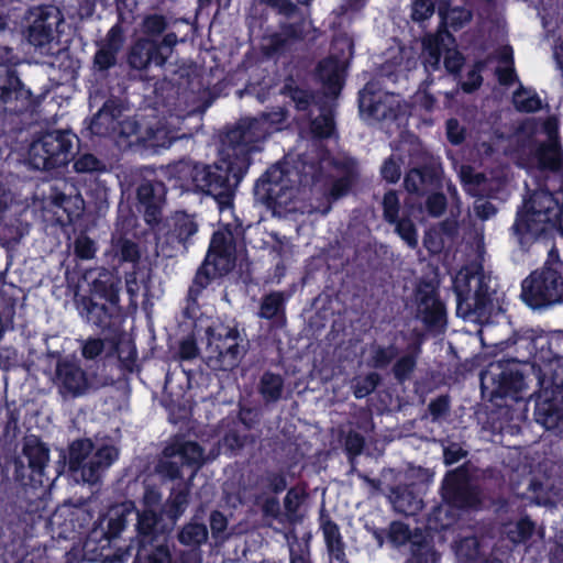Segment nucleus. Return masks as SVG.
Wrapping results in <instances>:
<instances>
[{"mask_svg":"<svg viewBox=\"0 0 563 563\" xmlns=\"http://www.w3.org/2000/svg\"><path fill=\"white\" fill-rule=\"evenodd\" d=\"M434 13L433 0H412L411 18L416 22H423Z\"/></svg>","mask_w":563,"mask_h":563,"instance_id":"61","label":"nucleus"},{"mask_svg":"<svg viewBox=\"0 0 563 563\" xmlns=\"http://www.w3.org/2000/svg\"><path fill=\"white\" fill-rule=\"evenodd\" d=\"M426 206L429 214L438 218L442 216L446 209V198L443 194H432L428 197Z\"/></svg>","mask_w":563,"mask_h":563,"instance_id":"64","label":"nucleus"},{"mask_svg":"<svg viewBox=\"0 0 563 563\" xmlns=\"http://www.w3.org/2000/svg\"><path fill=\"white\" fill-rule=\"evenodd\" d=\"M358 101L362 115L374 121L395 119L400 108L399 97L382 90L374 81L360 92Z\"/></svg>","mask_w":563,"mask_h":563,"instance_id":"16","label":"nucleus"},{"mask_svg":"<svg viewBox=\"0 0 563 563\" xmlns=\"http://www.w3.org/2000/svg\"><path fill=\"white\" fill-rule=\"evenodd\" d=\"M445 41H451V35L448 32H439L437 35L430 34L423 38V63L426 69H439Z\"/></svg>","mask_w":563,"mask_h":563,"instance_id":"32","label":"nucleus"},{"mask_svg":"<svg viewBox=\"0 0 563 563\" xmlns=\"http://www.w3.org/2000/svg\"><path fill=\"white\" fill-rule=\"evenodd\" d=\"M262 1L272 7L278 8L280 12L294 19V21L283 24L278 33L269 36L268 44L266 45L269 53H277L284 49L289 42L305 38L313 31L310 20L303 16L297 19L296 7L289 0Z\"/></svg>","mask_w":563,"mask_h":563,"instance_id":"14","label":"nucleus"},{"mask_svg":"<svg viewBox=\"0 0 563 563\" xmlns=\"http://www.w3.org/2000/svg\"><path fill=\"white\" fill-rule=\"evenodd\" d=\"M440 15L445 25L454 30L463 27L472 19L471 11L464 7L449 8L444 12L440 11Z\"/></svg>","mask_w":563,"mask_h":563,"instance_id":"48","label":"nucleus"},{"mask_svg":"<svg viewBox=\"0 0 563 563\" xmlns=\"http://www.w3.org/2000/svg\"><path fill=\"white\" fill-rule=\"evenodd\" d=\"M395 225L396 233L411 249L418 246V233L415 223L409 218L398 219Z\"/></svg>","mask_w":563,"mask_h":563,"instance_id":"53","label":"nucleus"},{"mask_svg":"<svg viewBox=\"0 0 563 563\" xmlns=\"http://www.w3.org/2000/svg\"><path fill=\"white\" fill-rule=\"evenodd\" d=\"M400 202L394 190H389L383 198V216L388 223H396L399 219Z\"/></svg>","mask_w":563,"mask_h":563,"instance_id":"55","label":"nucleus"},{"mask_svg":"<svg viewBox=\"0 0 563 563\" xmlns=\"http://www.w3.org/2000/svg\"><path fill=\"white\" fill-rule=\"evenodd\" d=\"M334 166L341 173L331 185L329 195L332 199L336 200L345 196L355 179L357 178V163L351 157H338L334 161Z\"/></svg>","mask_w":563,"mask_h":563,"instance_id":"28","label":"nucleus"},{"mask_svg":"<svg viewBox=\"0 0 563 563\" xmlns=\"http://www.w3.org/2000/svg\"><path fill=\"white\" fill-rule=\"evenodd\" d=\"M559 221L563 235V208L548 190H536L518 211L511 228L512 234L521 245L536 241L543 232Z\"/></svg>","mask_w":563,"mask_h":563,"instance_id":"4","label":"nucleus"},{"mask_svg":"<svg viewBox=\"0 0 563 563\" xmlns=\"http://www.w3.org/2000/svg\"><path fill=\"white\" fill-rule=\"evenodd\" d=\"M420 353L417 346L413 353L401 356L394 365L393 373L398 382H405L410 378L417 364V357Z\"/></svg>","mask_w":563,"mask_h":563,"instance_id":"49","label":"nucleus"},{"mask_svg":"<svg viewBox=\"0 0 563 563\" xmlns=\"http://www.w3.org/2000/svg\"><path fill=\"white\" fill-rule=\"evenodd\" d=\"M284 389V378L279 374L265 372L258 380L257 390L265 404L280 400Z\"/></svg>","mask_w":563,"mask_h":563,"instance_id":"37","label":"nucleus"},{"mask_svg":"<svg viewBox=\"0 0 563 563\" xmlns=\"http://www.w3.org/2000/svg\"><path fill=\"white\" fill-rule=\"evenodd\" d=\"M534 417L548 430H562L563 389L539 390Z\"/></svg>","mask_w":563,"mask_h":563,"instance_id":"20","label":"nucleus"},{"mask_svg":"<svg viewBox=\"0 0 563 563\" xmlns=\"http://www.w3.org/2000/svg\"><path fill=\"white\" fill-rule=\"evenodd\" d=\"M500 58L505 64V67H499L497 69L498 80L501 85H511L517 79V75L512 67L511 51L509 48H504L500 53Z\"/></svg>","mask_w":563,"mask_h":563,"instance_id":"58","label":"nucleus"},{"mask_svg":"<svg viewBox=\"0 0 563 563\" xmlns=\"http://www.w3.org/2000/svg\"><path fill=\"white\" fill-rule=\"evenodd\" d=\"M111 136L120 148L126 150L133 145L141 144L143 133L140 131L135 119L122 115L118 121L115 133Z\"/></svg>","mask_w":563,"mask_h":563,"instance_id":"31","label":"nucleus"},{"mask_svg":"<svg viewBox=\"0 0 563 563\" xmlns=\"http://www.w3.org/2000/svg\"><path fill=\"white\" fill-rule=\"evenodd\" d=\"M123 43L124 38L121 27L119 25L112 26L95 54L93 66L101 71L113 67Z\"/></svg>","mask_w":563,"mask_h":563,"instance_id":"25","label":"nucleus"},{"mask_svg":"<svg viewBox=\"0 0 563 563\" xmlns=\"http://www.w3.org/2000/svg\"><path fill=\"white\" fill-rule=\"evenodd\" d=\"M74 168L78 173H93V172H102L106 169V165L102 161L97 158L92 154H82L80 155L75 164Z\"/></svg>","mask_w":563,"mask_h":563,"instance_id":"60","label":"nucleus"},{"mask_svg":"<svg viewBox=\"0 0 563 563\" xmlns=\"http://www.w3.org/2000/svg\"><path fill=\"white\" fill-rule=\"evenodd\" d=\"M285 296L283 292L274 291L266 295L261 303L258 316L264 319H272L284 313Z\"/></svg>","mask_w":563,"mask_h":563,"instance_id":"46","label":"nucleus"},{"mask_svg":"<svg viewBox=\"0 0 563 563\" xmlns=\"http://www.w3.org/2000/svg\"><path fill=\"white\" fill-rule=\"evenodd\" d=\"M12 201L11 192L0 184V234L7 242H19L30 232L31 225L24 219L26 210L14 212L13 217L7 216Z\"/></svg>","mask_w":563,"mask_h":563,"instance_id":"21","label":"nucleus"},{"mask_svg":"<svg viewBox=\"0 0 563 563\" xmlns=\"http://www.w3.org/2000/svg\"><path fill=\"white\" fill-rule=\"evenodd\" d=\"M59 12L52 7L37 8V47H44L54 40Z\"/></svg>","mask_w":563,"mask_h":563,"instance_id":"30","label":"nucleus"},{"mask_svg":"<svg viewBox=\"0 0 563 563\" xmlns=\"http://www.w3.org/2000/svg\"><path fill=\"white\" fill-rule=\"evenodd\" d=\"M380 377L377 373H369L365 377L355 378L353 394L356 398H364L372 394L379 384Z\"/></svg>","mask_w":563,"mask_h":563,"instance_id":"54","label":"nucleus"},{"mask_svg":"<svg viewBox=\"0 0 563 563\" xmlns=\"http://www.w3.org/2000/svg\"><path fill=\"white\" fill-rule=\"evenodd\" d=\"M389 500L396 511L406 516H415L423 507V500L409 486L390 488Z\"/></svg>","mask_w":563,"mask_h":563,"instance_id":"29","label":"nucleus"},{"mask_svg":"<svg viewBox=\"0 0 563 563\" xmlns=\"http://www.w3.org/2000/svg\"><path fill=\"white\" fill-rule=\"evenodd\" d=\"M209 521L212 537L221 540L225 539L228 528L227 517L222 512L214 510L211 512Z\"/></svg>","mask_w":563,"mask_h":563,"instance_id":"63","label":"nucleus"},{"mask_svg":"<svg viewBox=\"0 0 563 563\" xmlns=\"http://www.w3.org/2000/svg\"><path fill=\"white\" fill-rule=\"evenodd\" d=\"M454 552L457 563H479L481 561H487V559L483 558L479 541L473 536L456 541Z\"/></svg>","mask_w":563,"mask_h":563,"instance_id":"39","label":"nucleus"},{"mask_svg":"<svg viewBox=\"0 0 563 563\" xmlns=\"http://www.w3.org/2000/svg\"><path fill=\"white\" fill-rule=\"evenodd\" d=\"M311 132L318 137H329L334 132V121L331 110L325 109L311 121Z\"/></svg>","mask_w":563,"mask_h":563,"instance_id":"52","label":"nucleus"},{"mask_svg":"<svg viewBox=\"0 0 563 563\" xmlns=\"http://www.w3.org/2000/svg\"><path fill=\"white\" fill-rule=\"evenodd\" d=\"M231 162L222 156L221 165H199L189 161H180L174 166L175 176L184 187L195 189L214 197L222 213L230 212V200L240 181L234 180Z\"/></svg>","mask_w":563,"mask_h":563,"instance_id":"2","label":"nucleus"},{"mask_svg":"<svg viewBox=\"0 0 563 563\" xmlns=\"http://www.w3.org/2000/svg\"><path fill=\"white\" fill-rule=\"evenodd\" d=\"M56 385L64 395L81 396L90 388V383L81 367L70 361H60L56 366Z\"/></svg>","mask_w":563,"mask_h":563,"instance_id":"22","label":"nucleus"},{"mask_svg":"<svg viewBox=\"0 0 563 563\" xmlns=\"http://www.w3.org/2000/svg\"><path fill=\"white\" fill-rule=\"evenodd\" d=\"M235 247L229 231L213 233L205 263L199 268L190 287V294H198L216 276L229 273L234 267Z\"/></svg>","mask_w":563,"mask_h":563,"instance_id":"9","label":"nucleus"},{"mask_svg":"<svg viewBox=\"0 0 563 563\" xmlns=\"http://www.w3.org/2000/svg\"><path fill=\"white\" fill-rule=\"evenodd\" d=\"M118 456L119 451L113 445L96 446L89 439L76 440L69 446V470L77 481L96 484Z\"/></svg>","mask_w":563,"mask_h":563,"instance_id":"7","label":"nucleus"},{"mask_svg":"<svg viewBox=\"0 0 563 563\" xmlns=\"http://www.w3.org/2000/svg\"><path fill=\"white\" fill-rule=\"evenodd\" d=\"M442 495L446 503L457 508L473 507L479 503L477 487L470 482L464 467H459L445 476Z\"/></svg>","mask_w":563,"mask_h":563,"instance_id":"18","label":"nucleus"},{"mask_svg":"<svg viewBox=\"0 0 563 563\" xmlns=\"http://www.w3.org/2000/svg\"><path fill=\"white\" fill-rule=\"evenodd\" d=\"M318 77L329 95H336L342 82V62L333 57L322 60L318 66Z\"/></svg>","mask_w":563,"mask_h":563,"instance_id":"33","label":"nucleus"},{"mask_svg":"<svg viewBox=\"0 0 563 563\" xmlns=\"http://www.w3.org/2000/svg\"><path fill=\"white\" fill-rule=\"evenodd\" d=\"M540 390L563 389V366L560 360H551L538 368Z\"/></svg>","mask_w":563,"mask_h":563,"instance_id":"34","label":"nucleus"},{"mask_svg":"<svg viewBox=\"0 0 563 563\" xmlns=\"http://www.w3.org/2000/svg\"><path fill=\"white\" fill-rule=\"evenodd\" d=\"M418 314L431 327H442L445 319L444 306L435 296L433 288L426 286L418 290Z\"/></svg>","mask_w":563,"mask_h":563,"instance_id":"26","label":"nucleus"},{"mask_svg":"<svg viewBox=\"0 0 563 563\" xmlns=\"http://www.w3.org/2000/svg\"><path fill=\"white\" fill-rule=\"evenodd\" d=\"M189 503V493L188 490H180L174 494L169 500V510L168 514L170 518L178 519L187 508Z\"/></svg>","mask_w":563,"mask_h":563,"instance_id":"62","label":"nucleus"},{"mask_svg":"<svg viewBox=\"0 0 563 563\" xmlns=\"http://www.w3.org/2000/svg\"><path fill=\"white\" fill-rule=\"evenodd\" d=\"M323 534L331 558L335 559L339 563H346L344 544L342 542L338 526L331 521L324 522Z\"/></svg>","mask_w":563,"mask_h":563,"instance_id":"43","label":"nucleus"},{"mask_svg":"<svg viewBox=\"0 0 563 563\" xmlns=\"http://www.w3.org/2000/svg\"><path fill=\"white\" fill-rule=\"evenodd\" d=\"M435 174L430 168H412L404 179V186L410 194L423 195L435 183Z\"/></svg>","mask_w":563,"mask_h":563,"instance_id":"36","label":"nucleus"},{"mask_svg":"<svg viewBox=\"0 0 563 563\" xmlns=\"http://www.w3.org/2000/svg\"><path fill=\"white\" fill-rule=\"evenodd\" d=\"M456 313L465 320L482 322L487 319L496 285L479 264L464 266L453 279Z\"/></svg>","mask_w":563,"mask_h":563,"instance_id":"1","label":"nucleus"},{"mask_svg":"<svg viewBox=\"0 0 563 563\" xmlns=\"http://www.w3.org/2000/svg\"><path fill=\"white\" fill-rule=\"evenodd\" d=\"M178 540L187 547H199L208 540V529L203 523L191 521L180 529Z\"/></svg>","mask_w":563,"mask_h":563,"instance_id":"44","label":"nucleus"},{"mask_svg":"<svg viewBox=\"0 0 563 563\" xmlns=\"http://www.w3.org/2000/svg\"><path fill=\"white\" fill-rule=\"evenodd\" d=\"M460 177L465 190L472 196H484L489 191L487 177L470 166H462Z\"/></svg>","mask_w":563,"mask_h":563,"instance_id":"41","label":"nucleus"},{"mask_svg":"<svg viewBox=\"0 0 563 563\" xmlns=\"http://www.w3.org/2000/svg\"><path fill=\"white\" fill-rule=\"evenodd\" d=\"M158 518L154 509H144L137 512V531L141 536L148 537L155 533Z\"/></svg>","mask_w":563,"mask_h":563,"instance_id":"57","label":"nucleus"},{"mask_svg":"<svg viewBox=\"0 0 563 563\" xmlns=\"http://www.w3.org/2000/svg\"><path fill=\"white\" fill-rule=\"evenodd\" d=\"M440 553L434 549L433 544L427 539L424 533L422 537L413 539V545L410 548V556L405 563H439Z\"/></svg>","mask_w":563,"mask_h":563,"instance_id":"38","label":"nucleus"},{"mask_svg":"<svg viewBox=\"0 0 563 563\" xmlns=\"http://www.w3.org/2000/svg\"><path fill=\"white\" fill-rule=\"evenodd\" d=\"M198 232V224L194 217L179 212L174 217V225L168 236L169 239L177 242L184 250L187 249V242L189 239Z\"/></svg>","mask_w":563,"mask_h":563,"instance_id":"35","label":"nucleus"},{"mask_svg":"<svg viewBox=\"0 0 563 563\" xmlns=\"http://www.w3.org/2000/svg\"><path fill=\"white\" fill-rule=\"evenodd\" d=\"M122 106L118 100H107L90 121L89 130L99 136H111L117 131L118 121L122 117Z\"/></svg>","mask_w":563,"mask_h":563,"instance_id":"24","label":"nucleus"},{"mask_svg":"<svg viewBox=\"0 0 563 563\" xmlns=\"http://www.w3.org/2000/svg\"><path fill=\"white\" fill-rule=\"evenodd\" d=\"M272 131L266 115L243 119L229 130L222 142V156L231 162L233 178L241 181L250 166V154L262 150V143Z\"/></svg>","mask_w":563,"mask_h":563,"instance_id":"3","label":"nucleus"},{"mask_svg":"<svg viewBox=\"0 0 563 563\" xmlns=\"http://www.w3.org/2000/svg\"><path fill=\"white\" fill-rule=\"evenodd\" d=\"M542 129L547 135V141L542 142L536 150L537 166L540 170L559 174L563 180V154L558 140V120L553 117L548 118Z\"/></svg>","mask_w":563,"mask_h":563,"instance_id":"19","label":"nucleus"},{"mask_svg":"<svg viewBox=\"0 0 563 563\" xmlns=\"http://www.w3.org/2000/svg\"><path fill=\"white\" fill-rule=\"evenodd\" d=\"M521 298L532 309L563 302V276L554 267L532 272L521 285Z\"/></svg>","mask_w":563,"mask_h":563,"instance_id":"8","label":"nucleus"},{"mask_svg":"<svg viewBox=\"0 0 563 563\" xmlns=\"http://www.w3.org/2000/svg\"><path fill=\"white\" fill-rule=\"evenodd\" d=\"M176 44L177 35L174 32L166 33L159 42L139 38L130 48L128 63L136 70H146L151 65L163 67L172 56Z\"/></svg>","mask_w":563,"mask_h":563,"instance_id":"13","label":"nucleus"},{"mask_svg":"<svg viewBox=\"0 0 563 563\" xmlns=\"http://www.w3.org/2000/svg\"><path fill=\"white\" fill-rule=\"evenodd\" d=\"M0 101L5 106V110L18 115L26 111L33 113L35 110L32 91L25 88L13 68H8L4 76H0Z\"/></svg>","mask_w":563,"mask_h":563,"instance_id":"17","label":"nucleus"},{"mask_svg":"<svg viewBox=\"0 0 563 563\" xmlns=\"http://www.w3.org/2000/svg\"><path fill=\"white\" fill-rule=\"evenodd\" d=\"M115 256L122 262L135 263L140 258V250L136 243L128 239H118L112 245Z\"/></svg>","mask_w":563,"mask_h":563,"instance_id":"50","label":"nucleus"},{"mask_svg":"<svg viewBox=\"0 0 563 563\" xmlns=\"http://www.w3.org/2000/svg\"><path fill=\"white\" fill-rule=\"evenodd\" d=\"M235 327L213 323L205 329L200 350L206 364L213 371H230L239 365L245 350Z\"/></svg>","mask_w":563,"mask_h":563,"instance_id":"6","label":"nucleus"},{"mask_svg":"<svg viewBox=\"0 0 563 563\" xmlns=\"http://www.w3.org/2000/svg\"><path fill=\"white\" fill-rule=\"evenodd\" d=\"M137 199L144 207V219L148 224H156L162 218L165 201V186L159 180H144L137 188Z\"/></svg>","mask_w":563,"mask_h":563,"instance_id":"23","label":"nucleus"},{"mask_svg":"<svg viewBox=\"0 0 563 563\" xmlns=\"http://www.w3.org/2000/svg\"><path fill=\"white\" fill-rule=\"evenodd\" d=\"M175 140L164 128L148 129L143 133L142 145L147 147H168Z\"/></svg>","mask_w":563,"mask_h":563,"instance_id":"51","label":"nucleus"},{"mask_svg":"<svg viewBox=\"0 0 563 563\" xmlns=\"http://www.w3.org/2000/svg\"><path fill=\"white\" fill-rule=\"evenodd\" d=\"M135 510V506L132 501L122 503L113 507L110 511V518L108 522V530L106 534L109 539L117 538L126 526L128 517Z\"/></svg>","mask_w":563,"mask_h":563,"instance_id":"40","label":"nucleus"},{"mask_svg":"<svg viewBox=\"0 0 563 563\" xmlns=\"http://www.w3.org/2000/svg\"><path fill=\"white\" fill-rule=\"evenodd\" d=\"M396 354L397 351L391 345L387 347L374 345L372 347L369 365L376 368L386 367L393 361Z\"/></svg>","mask_w":563,"mask_h":563,"instance_id":"56","label":"nucleus"},{"mask_svg":"<svg viewBox=\"0 0 563 563\" xmlns=\"http://www.w3.org/2000/svg\"><path fill=\"white\" fill-rule=\"evenodd\" d=\"M74 252L78 258L87 261L95 257L97 246L89 236L80 234L74 242Z\"/></svg>","mask_w":563,"mask_h":563,"instance_id":"59","label":"nucleus"},{"mask_svg":"<svg viewBox=\"0 0 563 563\" xmlns=\"http://www.w3.org/2000/svg\"><path fill=\"white\" fill-rule=\"evenodd\" d=\"M303 183H308V179L302 178L297 168L275 165L256 184V194L275 214L285 217L297 211L303 212L298 199L299 187Z\"/></svg>","mask_w":563,"mask_h":563,"instance_id":"5","label":"nucleus"},{"mask_svg":"<svg viewBox=\"0 0 563 563\" xmlns=\"http://www.w3.org/2000/svg\"><path fill=\"white\" fill-rule=\"evenodd\" d=\"M59 172H54L52 181L43 179L36 187L41 188L44 208L53 206L62 209L70 219L78 217L84 210V200L79 195H73L74 186L66 179L58 177Z\"/></svg>","mask_w":563,"mask_h":563,"instance_id":"15","label":"nucleus"},{"mask_svg":"<svg viewBox=\"0 0 563 563\" xmlns=\"http://www.w3.org/2000/svg\"><path fill=\"white\" fill-rule=\"evenodd\" d=\"M169 26V20L158 13H153L144 16L142 21V32L146 35L145 38L155 40L156 36L162 35Z\"/></svg>","mask_w":563,"mask_h":563,"instance_id":"47","label":"nucleus"},{"mask_svg":"<svg viewBox=\"0 0 563 563\" xmlns=\"http://www.w3.org/2000/svg\"><path fill=\"white\" fill-rule=\"evenodd\" d=\"M512 102L515 108L520 112H536L542 108V101L538 93L522 85L514 92Z\"/></svg>","mask_w":563,"mask_h":563,"instance_id":"42","label":"nucleus"},{"mask_svg":"<svg viewBox=\"0 0 563 563\" xmlns=\"http://www.w3.org/2000/svg\"><path fill=\"white\" fill-rule=\"evenodd\" d=\"M78 140L68 131L54 130L46 132L37 139V169L45 172L58 170L65 166L73 154L74 145Z\"/></svg>","mask_w":563,"mask_h":563,"instance_id":"12","label":"nucleus"},{"mask_svg":"<svg viewBox=\"0 0 563 563\" xmlns=\"http://www.w3.org/2000/svg\"><path fill=\"white\" fill-rule=\"evenodd\" d=\"M483 388H490L493 398L510 397L514 400L523 399L522 393L527 384L518 364L510 362H496L489 364L481 374Z\"/></svg>","mask_w":563,"mask_h":563,"instance_id":"10","label":"nucleus"},{"mask_svg":"<svg viewBox=\"0 0 563 563\" xmlns=\"http://www.w3.org/2000/svg\"><path fill=\"white\" fill-rule=\"evenodd\" d=\"M423 532L420 529H415L413 531L410 528L400 521H394L390 523L388 528V541L396 548L402 547L406 543H409L410 547L413 545V539L416 537H422Z\"/></svg>","mask_w":563,"mask_h":563,"instance_id":"45","label":"nucleus"},{"mask_svg":"<svg viewBox=\"0 0 563 563\" xmlns=\"http://www.w3.org/2000/svg\"><path fill=\"white\" fill-rule=\"evenodd\" d=\"M164 459L156 466L157 473L170 479L181 477V467L188 466L192 470L194 476L206 462L203 449L194 441L176 440L167 445L164 451Z\"/></svg>","mask_w":563,"mask_h":563,"instance_id":"11","label":"nucleus"},{"mask_svg":"<svg viewBox=\"0 0 563 563\" xmlns=\"http://www.w3.org/2000/svg\"><path fill=\"white\" fill-rule=\"evenodd\" d=\"M23 457L27 461L24 465L22 456L14 459V481L23 487H33L35 482V435L27 434L23 445Z\"/></svg>","mask_w":563,"mask_h":563,"instance_id":"27","label":"nucleus"}]
</instances>
